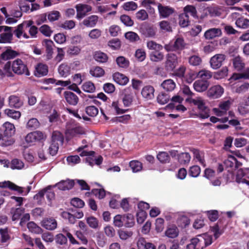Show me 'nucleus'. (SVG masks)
I'll use <instances>...</instances> for the list:
<instances>
[{"label": "nucleus", "instance_id": "obj_1", "mask_svg": "<svg viewBox=\"0 0 249 249\" xmlns=\"http://www.w3.org/2000/svg\"><path fill=\"white\" fill-rule=\"evenodd\" d=\"M85 134L84 129L74 120H71L66 123L65 135L70 140L74 137Z\"/></svg>", "mask_w": 249, "mask_h": 249}, {"label": "nucleus", "instance_id": "obj_2", "mask_svg": "<svg viewBox=\"0 0 249 249\" xmlns=\"http://www.w3.org/2000/svg\"><path fill=\"white\" fill-rule=\"evenodd\" d=\"M12 68V71L16 74L18 75L25 74L26 76L30 75L26 65L20 59H17L13 61Z\"/></svg>", "mask_w": 249, "mask_h": 249}, {"label": "nucleus", "instance_id": "obj_3", "mask_svg": "<svg viewBox=\"0 0 249 249\" xmlns=\"http://www.w3.org/2000/svg\"><path fill=\"white\" fill-rule=\"evenodd\" d=\"M186 43L182 37H178L174 42H170L164 46L167 52H176L181 51L185 47Z\"/></svg>", "mask_w": 249, "mask_h": 249}, {"label": "nucleus", "instance_id": "obj_4", "mask_svg": "<svg viewBox=\"0 0 249 249\" xmlns=\"http://www.w3.org/2000/svg\"><path fill=\"white\" fill-rule=\"evenodd\" d=\"M12 27L0 26V43H10L13 39Z\"/></svg>", "mask_w": 249, "mask_h": 249}, {"label": "nucleus", "instance_id": "obj_5", "mask_svg": "<svg viewBox=\"0 0 249 249\" xmlns=\"http://www.w3.org/2000/svg\"><path fill=\"white\" fill-rule=\"evenodd\" d=\"M178 64V57L176 54L170 53L167 54L165 63V69L167 71H174Z\"/></svg>", "mask_w": 249, "mask_h": 249}, {"label": "nucleus", "instance_id": "obj_6", "mask_svg": "<svg viewBox=\"0 0 249 249\" xmlns=\"http://www.w3.org/2000/svg\"><path fill=\"white\" fill-rule=\"evenodd\" d=\"M235 181L238 183H245L249 187V168H240L238 170Z\"/></svg>", "mask_w": 249, "mask_h": 249}, {"label": "nucleus", "instance_id": "obj_7", "mask_svg": "<svg viewBox=\"0 0 249 249\" xmlns=\"http://www.w3.org/2000/svg\"><path fill=\"white\" fill-rule=\"evenodd\" d=\"M33 24V21L32 20L25 21L17 27L14 31V33L18 38H20L22 36L25 38H28L29 37V36L24 33V31L25 30L28 29Z\"/></svg>", "mask_w": 249, "mask_h": 249}, {"label": "nucleus", "instance_id": "obj_8", "mask_svg": "<svg viewBox=\"0 0 249 249\" xmlns=\"http://www.w3.org/2000/svg\"><path fill=\"white\" fill-rule=\"evenodd\" d=\"M224 93V89L219 85L212 86L207 91L208 97L215 99L220 97Z\"/></svg>", "mask_w": 249, "mask_h": 249}, {"label": "nucleus", "instance_id": "obj_9", "mask_svg": "<svg viewBox=\"0 0 249 249\" xmlns=\"http://www.w3.org/2000/svg\"><path fill=\"white\" fill-rule=\"evenodd\" d=\"M140 29L142 34L145 37H153L156 34V28L148 23L142 24Z\"/></svg>", "mask_w": 249, "mask_h": 249}, {"label": "nucleus", "instance_id": "obj_10", "mask_svg": "<svg viewBox=\"0 0 249 249\" xmlns=\"http://www.w3.org/2000/svg\"><path fill=\"white\" fill-rule=\"evenodd\" d=\"M226 59V55L223 54H216L211 57L210 63L213 69H217L222 65Z\"/></svg>", "mask_w": 249, "mask_h": 249}, {"label": "nucleus", "instance_id": "obj_11", "mask_svg": "<svg viewBox=\"0 0 249 249\" xmlns=\"http://www.w3.org/2000/svg\"><path fill=\"white\" fill-rule=\"evenodd\" d=\"M210 85V82L207 80H197L193 84L194 89L199 92L206 90Z\"/></svg>", "mask_w": 249, "mask_h": 249}, {"label": "nucleus", "instance_id": "obj_12", "mask_svg": "<svg viewBox=\"0 0 249 249\" xmlns=\"http://www.w3.org/2000/svg\"><path fill=\"white\" fill-rule=\"evenodd\" d=\"M0 187L8 188L12 191L18 192L19 194H22L24 193L23 187L18 186L10 181L0 182Z\"/></svg>", "mask_w": 249, "mask_h": 249}, {"label": "nucleus", "instance_id": "obj_13", "mask_svg": "<svg viewBox=\"0 0 249 249\" xmlns=\"http://www.w3.org/2000/svg\"><path fill=\"white\" fill-rule=\"evenodd\" d=\"M205 243L203 238L201 239L198 238H194L191 239V243L187 245L186 249H203L204 248L203 245Z\"/></svg>", "mask_w": 249, "mask_h": 249}, {"label": "nucleus", "instance_id": "obj_14", "mask_svg": "<svg viewBox=\"0 0 249 249\" xmlns=\"http://www.w3.org/2000/svg\"><path fill=\"white\" fill-rule=\"evenodd\" d=\"M57 225V221L53 218H44L41 221V226L47 230L53 231L56 228Z\"/></svg>", "mask_w": 249, "mask_h": 249}, {"label": "nucleus", "instance_id": "obj_15", "mask_svg": "<svg viewBox=\"0 0 249 249\" xmlns=\"http://www.w3.org/2000/svg\"><path fill=\"white\" fill-rule=\"evenodd\" d=\"M77 10V18H83L86 14L92 10L91 6L87 4H79L76 6Z\"/></svg>", "mask_w": 249, "mask_h": 249}, {"label": "nucleus", "instance_id": "obj_16", "mask_svg": "<svg viewBox=\"0 0 249 249\" xmlns=\"http://www.w3.org/2000/svg\"><path fill=\"white\" fill-rule=\"evenodd\" d=\"M158 8L160 17L162 18H167L174 12V9L167 6H163L161 3H159Z\"/></svg>", "mask_w": 249, "mask_h": 249}, {"label": "nucleus", "instance_id": "obj_17", "mask_svg": "<svg viewBox=\"0 0 249 249\" xmlns=\"http://www.w3.org/2000/svg\"><path fill=\"white\" fill-rule=\"evenodd\" d=\"M155 89L153 87L147 85L144 86L141 91L142 96L146 100H151L154 97Z\"/></svg>", "mask_w": 249, "mask_h": 249}, {"label": "nucleus", "instance_id": "obj_18", "mask_svg": "<svg viewBox=\"0 0 249 249\" xmlns=\"http://www.w3.org/2000/svg\"><path fill=\"white\" fill-rule=\"evenodd\" d=\"M222 34L221 31L219 28H211L204 33V36L207 39H212L214 37L220 36Z\"/></svg>", "mask_w": 249, "mask_h": 249}, {"label": "nucleus", "instance_id": "obj_19", "mask_svg": "<svg viewBox=\"0 0 249 249\" xmlns=\"http://www.w3.org/2000/svg\"><path fill=\"white\" fill-rule=\"evenodd\" d=\"M113 80L120 85H125L129 81L128 78L120 72H115L113 75Z\"/></svg>", "mask_w": 249, "mask_h": 249}, {"label": "nucleus", "instance_id": "obj_20", "mask_svg": "<svg viewBox=\"0 0 249 249\" xmlns=\"http://www.w3.org/2000/svg\"><path fill=\"white\" fill-rule=\"evenodd\" d=\"M64 95L65 99L68 104L75 106L78 103V98L73 92L71 91H65Z\"/></svg>", "mask_w": 249, "mask_h": 249}, {"label": "nucleus", "instance_id": "obj_21", "mask_svg": "<svg viewBox=\"0 0 249 249\" xmlns=\"http://www.w3.org/2000/svg\"><path fill=\"white\" fill-rule=\"evenodd\" d=\"M9 105L11 107L18 108L23 104V102L20 98L16 95H11L8 98Z\"/></svg>", "mask_w": 249, "mask_h": 249}, {"label": "nucleus", "instance_id": "obj_22", "mask_svg": "<svg viewBox=\"0 0 249 249\" xmlns=\"http://www.w3.org/2000/svg\"><path fill=\"white\" fill-rule=\"evenodd\" d=\"M4 130V136L6 137H11L15 133L14 125L9 122L5 123L2 126Z\"/></svg>", "mask_w": 249, "mask_h": 249}, {"label": "nucleus", "instance_id": "obj_23", "mask_svg": "<svg viewBox=\"0 0 249 249\" xmlns=\"http://www.w3.org/2000/svg\"><path fill=\"white\" fill-rule=\"evenodd\" d=\"M74 184V180H62L56 184L58 188L61 190H70L72 188Z\"/></svg>", "mask_w": 249, "mask_h": 249}, {"label": "nucleus", "instance_id": "obj_24", "mask_svg": "<svg viewBox=\"0 0 249 249\" xmlns=\"http://www.w3.org/2000/svg\"><path fill=\"white\" fill-rule=\"evenodd\" d=\"M48 72L47 65L39 63L36 67L35 75L37 77H41L47 74Z\"/></svg>", "mask_w": 249, "mask_h": 249}, {"label": "nucleus", "instance_id": "obj_25", "mask_svg": "<svg viewBox=\"0 0 249 249\" xmlns=\"http://www.w3.org/2000/svg\"><path fill=\"white\" fill-rule=\"evenodd\" d=\"M161 86L165 91L170 92L174 90L176 84L172 79H169L163 81L161 84Z\"/></svg>", "mask_w": 249, "mask_h": 249}, {"label": "nucleus", "instance_id": "obj_26", "mask_svg": "<svg viewBox=\"0 0 249 249\" xmlns=\"http://www.w3.org/2000/svg\"><path fill=\"white\" fill-rule=\"evenodd\" d=\"M137 246L138 249H156L153 244L147 242L143 238H141L138 240Z\"/></svg>", "mask_w": 249, "mask_h": 249}, {"label": "nucleus", "instance_id": "obj_27", "mask_svg": "<svg viewBox=\"0 0 249 249\" xmlns=\"http://www.w3.org/2000/svg\"><path fill=\"white\" fill-rule=\"evenodd\" d=\"M133 101V94L129 92V89H125L124 92L123 102L125 107L130 106Z\"/></svg>", "mask_w": 249, "mask_h": 249}, {"label": "nucleus", "instance_id": "obj_28", "mask_svg": "<svg viewBox=\"0 0 249 249\" xmlns=\"http://www.w3.org/2000/svg\"><path fill=\"white\" fill-rule=\"evenodd\" d=\"M18 54L19 53L11 49H7L1 53V58L4 60H7L8 59H13L18 55Z\"/></svg>", "mask_w": 249, "mask_h": 249}, {"label": "nucleus", "instance_id": "obj_29", "mask_svg": "<svg viewBox=\"0 0 249 249\" xmlns=\"http://www.w3.org/2000/svg\"><path fill=\"white\" fill-rule=\"evenodd\" d=\"M178 233V229L175 225L169 226L165 231L166 236L171 238L177 237Z\"/></svg>", "mask_w": 249, "mask_h": 249}, {"label": "nucleus", "instance_id": "obj_30", "mask_svg": "<svg viewBox=\"0 0 249 249\" xmlns=\"http://www.w3.org/2000/svg\"><path fill=\"white\" fill-rule=\"evenodd\" d=\"M235 24L237 27L243 29L249 28V19L244 17L238 18L235 21Z\"/></svg>", "mask_w": 249, "mask_h": 249}, {"label": "nucleus", "instance_id": "obj_31", "mask_svg": "<svg viewBox=\"0 0 249 249\" xmlns=\"http://www.w3.org/2000/svg\"><path fill=\"white\" fill-rule=\"evenodd\" d=\"M94 185L98 187L97 188H94V196L100 199L104 198L106 194V191L103 187L97 182H94Z\"/></svg>", "mask_w": 249, "mask_h": 249}, {"label": "nucleus", "instance_id": "obj_32", "mask_svg": "<svg viewBox=\"0 0 249 249\" xmlns=\"http://www.w3.org/2000/svg\"><path fill=\"white\" fill-rule=\"evenodd\" d=\"M44 46L46 48V51L47 53V58L48 59H50L52 58L53 53V42L49 39H45L44 40Z\"/></svg>", "mask_w": 249, "mask_h": 249}, {"label": "nucleus", "instance_id": "obj_33", "mask_svg": "<svg viewBox=\"0 0 249 249\" xmlns=\"http://www.w3.org/2000/svg\"><path fill=\"white\" fill-rule=\"evenodd\" d=\"M232 63L234 69L237 71H241L245 68V64L239 56L232 59Z\"/></svg>", "mask_w": 249, "mask_h": 249}, {"label": "nucleus", "instance_id": "obj_34", "mask_svg": "<svg viewBox=\"0 0 249 249\" xmlns=\"http://www.w3.org/2000/svg\"><path fill=\"white\" fill-rule=\"evenodd\" d=\"M185 101L186 102L192 103L194 105L197 106L199 111L203 109L204 108H206V107H207L205 106V103L202 100L195 99L192 98L188 97L186 99Z\"/></svg>", "mask_w": 249, "mask_h": 249}, {"label": "nucleus", "instance_id": "obj_35", "mask_svg": "<svg viewBox=\"0 0 249 249\" xmlns=\"http://www.w3.org/2000/svg\"><path fill=\"white\" fill-rule=\"evenodd\" d=\"M124 226L127 228H131L134 225L135 221L133 215L130 213L124 215Z\"/></svg>", "mask_w": 249, "mask_h": 249}, {"label": "nucleus", "instance_id": "obj_36", "mask_svg": "<svg viewBox=\"0 0 249 249\" xmlns=\"http://www.w3.org/2000/svg\"><path fill=\"white\" fill-rule=\"evenodd\" d=\"M108 57L107 55L101 51L94 52V60L98 62L104 63L107 61Z\"/></svg>", "mask_w": 249, "mask_h": 249}, {"label": "nucleus", "instance_id": "obj_37", "mask_svg": "<svg viewBox=\"0 0 249 249\" xmlns=\"http://www.w3.org/2000/svg\"><path fill=\"white\" fill-rule=\"evenodd\" d=\"M150 60L153 62H158L162 60L164 54L161 51H152L149 54Z\"/></svg>", "mask_w": 249, "mask_h": 249}, {"label": "nucleus", "instance_id": "obj_38", "mask_svg": "<svg viewBox=\"0 0 249 249\" xmlns=\"http://www.w3.org/2000/svg\"><path fill=\"white\" fill-rule=\"evenodd\" d=\"M179 24L182 28L187 27L190 24V20L188 15L183 13L179 15Z\"/></svg>", "mask_w": 249, "mask_h": 249}, {"label": "nucleus", "instance_id": "obj_39", "mask_svg": "<svg viewBox=\"0 0 249 249\" xmlns=\"http://www.w3.org/2000/svg\"><path fill=\"white\" fill-rule=\"evenodd\" d=\"M129 165L134 173L140 172L142 169V163L138 160H131L129 162Z\"/></svg>", "mask_w": 249, "mask_h": 249}, {"label": "nucleus", "instance_id": "obj_40", "mask_svg": "<svg viewBox=\"0 0 249 249\" xmlns=\"http://www.w3.org/2000/svg\"><path fill=\"white\" fill-rule=\"evenodd\" d=\"M80 155L82 157L86 156V157L85 159L86 162L89 163V165L92 166L93 163V151H83L80 153Z\"/></svg>", "mask_w": 249, "mask_h": 249}, {"label": "nucleus", "instance_id": "obj_41", "mask_svg": "<svg viewBox=\"0 0 249 249\" xmlns=\"http://www.w3.org/2000/svg\"><path fill=\"white\" fill-rule=\"evenodd\" d=\"M191 160V156L189 153L183 152L178 155V161L181 164H188Z\"/></svg>", "mask_w": 249, "mask_h": 249}, {"label": "nucleus", "instance_id": "obj_42", "mask_svg": "<svg viewBox=\"0 0 249 249\" xmlns=\"http://www.w3.org/2000/svg\"><path fill=\"white\" fill-rule=\"evenodd\" d=\"M24 209L22 208H12L11 213L12 214V220L16 221L19 219L24 213Z\"/></svg>", "mask_w": 249, "mask_h": 249}, {"label": "nucleus", "instance_id": "obj_43", "mask_svg": "<svg viewBox=\"0 0 249 249\" xmlns=\"http://www.w3.org/2000/svg\"><path fill=\"white\" fill-rule=\"evenodd\" d=\"M64 142V137L62 133L58 131H54L52 135V142L53 143L62 144Z\"/></svg>", "mask_w": 249, "mask_h": 249}, {"label": "nucleus", "instance_id": "obj_44", "mask_svg": "<svg viewBox=\"0 0 249 249\" xmlns=\"http://www.w3.org/2000/svg\"><path fill=\"white\" fill-rule=\"evenodd\" d=\"M183 13L186 15L190 14L191 16L194 18H197V11L196 7L191 5H187L183 8Z\"/></svg>", "mask_w": 249, "mask_h": 249}, {"label": "nucleus", "instance_id": "obj_45", "mask_svg": "<svg viewBox=\"0 0 249 249\" xmlns=\"http://www.w3.org/2000/svg\"><path fill=\"white\" fill-rule=\"evenodd\" d=\"M197 76L201 79V80L208 81L212 77L213 74L210 71L203 69L198 72Z\"/></svg>", "mask_w": 249, "mask_h": 249}, {"label": "nucleus", "instance_id": "obj_46", "mask_svg": "<svg viewBox=\"0 0 249 249\" xmlns=\"http://www.w3.org/2000/svg\"><path fill=\"white\" fill-rule=\"evenodd\" d=\"M146 46L149 50H153V51H161L163 49V46L161 45L153 40L147 41Z\"/></svg>", "mask_w": 249, "mask_h": 249}, {"label": "nucleus", "instance_id": "obj_47", "mask_svg": "<svg viewBox=\"0 0 249 249\" xmlns=\"http://www.w3.org/2000/svg\"><path fill=\"white\" fill-rule=\"evenodd\" d=\"M220 223L221 220H219L213 226L210 227L211 231L213 233V236L215 239L218 238L223 233L222 230H220L219 227Z\"/></svg>", "mask_w": 249, "mask_h": 249}, {"label": "nucleus", "instance_id": "obj_48", "mask_svg": "<svg viewBox=\"0 0 249 249\" xmlns=\"http://www.w3.org/2000/svg\"><path fill=\"white\" fill-rule=\"evenodd\" d=\"M27 227L31 232L36 234L41 233L42 231V229L34 222H29L27 224Z\"/></svg>", "mask_w": 249, "mask_h": 249}, {"label": "nucleus", "instance_id": "obj_49", "mask_svg": "<svg viewBox=\"0 0 249 249\" xmlns=\"http://www.w3.org/2000/svg\"><path fill=\"white\" fill-rule=\"evenodd\" d=\"M116 62L119 67L123 68H126L129 65V60L122 56L118 57L116 59Z\"/></svg>", "mask_w": 249, "mask_h": 249}, {"label": "nucleus", "instance_id": "obj_50", "mask_svg": "<svg viewBox=\"0 0 249 249\" xmlns=\"http://www.w3.org/2000/svg\"><path fill=\"white\" fill-rule=\"evenodd\" d=\"M170 98V97L168 94L161 92L157 96V100L159 104L164 105L169 101Z\"/></svg>", "mask_w": 249, "mask_h": 249}, {"label": "nucleus", "instance_id": "obj_51", "mask_svg": "<svg viewBox=\"0 0 249 249\" xmlns=\"http://www.w3.org/2000/svg\"><path fill=\"white\" fill-rule=\"evenodd\" d=\"M59 74L63 77H66L70 74V68L65 64H61L58 69Z\"/></svg>", "mask_w": 249, "mask_h": 249}, {"label": "nucleus", "instance_id": "obj_52", "mask_svg": "<svg viewBox=\"0 0 249 249\" xmlns=\"http://www.w3.org/2000/svg\"><path fill=\"white\" fill-rule=\"evenodd\" d=\"M201 172L200 168L198 165H194L190 167L188 174L190 176L193 178L197 177Z\"/></svg>", "mask_w": 249, "mask_h": 249}, {"label": "nucleus", "instance_id": "obj_53", "mask_svg": "<svg viewBox=\"0 0 249 249\" xmlns=\"http://www.w3.org/2000/svg\"><path fill=\"white\" fill-rule=\"evenodd\" d=\"M157 158L160 162L163 163L169 162L170 159L169 155L166 152H159L157 156Z\"/></svg>", "mask_w": 249, "mask_h": 249}, {"label": "nucleus", "instance_id": "obj_54", "mask_svg": "<svg viewBox=\"0 0 249 249\" xmlns=\"http://www.w3.org/2000/svg\"><path fill=\"white\" fill-rule=\"evenodd\" d=\"M190 219L186 216H182L178 218L177 223L179 227L186 228L190 224Z\"/></svg>", "mask_w": 249, "mask_h": 249}, {"label": "nucleus", "instance_id": "obj_55", "mask_svg": "<svg viewBox=\"0 0 249 249\" xmlns=\"http://www.w3.org/2000/svg\"><path fill=\"white\" fill-rule=\"evenodd\" d=\"M120 20L124 24L128 27H131L134 25V21L130 17L126 15H123L120 17Z\"/></svg>", "mask_w": 249, "mask_h": 249}, {"label": "nucleus", "instance_id": "obj_56", "mask_svg": "<svg viewBox=\"0 0 249 249\" xmlns=\"http://www.w3.org/2000/svg\"><path fill=\"white\" fill-rule=\"evenodd\" d=\"M4 113L9 117L14 119H18L20 118L21 114L18 111H16L14 109H6L4 110Z\"/></svg>", "mask_w": 249, "mask_h": 249}, {"label": "nucleus", "instance_id": "obj_57", "mask_svg": "<svg viewBox=\"0 0 249 249\" xmlns=\"http://www.w3.org/2000/svg\"><path fill=\"white\" fill-rule=\"evenodd\" d=\"M125 37L130 42H134L140 40V37L138 34L133 32H128L124 35Z\"/></svg>", "mask_w": 249, "mask_h": 249}, {"label": "nucleus", "instance_id": "obj_58", "mask_svg": "<svg viewBox=\"0 0 249 249\" xmlns=\"http://www.w3.org/2000/svg\"><path fill=\"white\" fill-rule=\"evenodd\" d=\"M10 166L13 169H21L24 167V163L22 160L15 159L11 161Z\"/></svg>", "mask_w": 249, "mask_h": 249}, {"label": "nucleus", "instance_id": "obj_59", "mask_svg": "<svg viewBox=\"0 0 249 249\" xmlns=\"http://www.w3.org/2000/svg\"><path fill=\"white\" fill-rule=\"evenodd\" d=\"M123 7L125 11H134L137 8L138 5L136 2L131 1L125 2Z\"/></svg>", "mask_w": 249, "mask_h": 249}, {"label": "nucleus", "instance_id": "obj_60", "mask_svg": "<svg viewBox=\"0 0 249 249\" xmlns=\"http://www.w3.org/2000/svg\"><path fill=\"white\" fill-rule=\"evenodd\" d=\"M55 241L57 244L64 245L67 243V238L62 233H58L55 235Z\"/></svg>", "mask_w": 249, "mask_h": 249}, {"label": "nucleus", "instance_id": "obj_61", "mask_svg": "<svg viewBox=\"0 0 249 249\" xmlns=\"http://www.w3.org/2000/svg\"><path fill=\"white\" fill-rule=\"evenodd\" d=\"M40 123L36 118L30 119L27 123V127L32 129H35L39 127Z\"/></svg>", "mask_w": 249, "mask_h": 249}, {"label": "nucleus", "instance_id": "obj_62", "mask_svg": "<svg viewBox=\"0 0 249 249\" xmlns=\"http://www.w3.org/2000/svg\"><path fill=\"white\" fill-rule=\"evenodd\" d=\"M135 56L139 61H143L146 58L145 51L142 49H137L136 51Z\"/></svg>", "mask_w": 249, "mask_h": 249}, {"label": "nucleus", "instance_id": "obj_63", "mask_svg": "<svg viewBox=\"0 0 249 249\" xmlns=\"http://www.w3.org/2000/svg\"><path fill=\"white\" fill-rule=\"evenodd\" d=\"M202 62L201 58L198 55H194L189 57V63L194 66L199 65Z\"/></svg>", "mask_w": 249, "mask_h": 249}, {"label": "nucleus", "instance_id": "obj_64", "mask_svg": "<svg viewBox=\"0 0 249 249\" xmlns=\"http://www.w3.org/2000/svg\"><path fill=\"white\" fill-rule=\"evenodd\" d=\"M108 45L113 50H118L120 48L121 43L119 39L114 38L108 42Z\"/></svg>", "mask_w": 249, "mask_h": 249}]
</instances>
